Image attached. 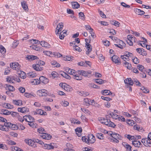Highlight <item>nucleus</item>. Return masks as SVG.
Masks as SVG:
<instances>
[{
  "label": "nucleus",
  "mask_w": 151,
  "mask_h": 151,
  "mask_svg": "<svg viewBox=\"0 0 151 151\" xmlns=\"http://www.w3.org/2000/svg\"><path fill=\"white\" fill-rule=\"evenodd\" d=\"M134 11L136 14L140 15H142L145 13L144 11L137 8L134 9Z\"/></svg>",
  "instance_id": "obj_17"
},
{
  "label": "nucleus",
  "mask_w": 151,
  "mask_h": 151,
  "mask_svg": "<svg viewBox=\"0 0 151 151\" xmlns=\"http://www.w3.org/2000/svg\"><path fill=\"white\" fill-rule=\"evenodd\" d=\"M37 111L38 114L41 115H46L47 113L46 112L41 109H38L36 110Z\"/></svg>",
  "instance_id": "obj_28"
},
{
  "label": "nucleus",
  "mask_w": 151,
  "mask_h": 151,
  "mask_svg": "<svg viewBox=\"0 0 151 151\" xmlns=\"http://www.w3.org/2000/svg\"><path fill=\"white\" fill-rule=\"evenodd\" d=\"M12 103L14 105L19 106H21L22 104V101L20 100H13Z\"/></svg>",
  "instance_id": "obj_19"
},
{
  "label": "nucleus",
  "mask_w": 151,
  "mask_h": 151,
  "mask_svg": "<svg viewBox=\"0 0 151 151\" xmlns=\"http://www.w3.org/2000/svg\"><path fill=\"white\" fill-rule=\"evenodd\" d=\"M39 80L40 81L45 84L49 82V79L44 76L40 77Z\"/></svg>",
  "instance_id": "obj_14"
},
{
  "label": "nucleus",
  "mask_w": 151,
  "mask_h": 151,
  "mask_svg": "<svg viewBox=\"0 0 151 151\" xmlns=\"http://www.w3.org/2000/svg\"><path fill=\"white\" fill-rule=\"evenodd\" d=\"M18 111L19 112H20L22 113H24L29 111V109L26 107L22 108L19 107L18 108Z\"/></svg>",
  "instance_id": "obj_12"
},
{
  "label": "nucleus",
  "mask_w": 151,
  "mask_h": 151,
  "mask_svg": "<svg viewBox=\"0 0 151 151\" xmlns=\"http://www.w3.org/2000/svg\"><path fill=\"white\" fill-rule=\"evenodd\" d=\"M79 16L80 18L82 19H85V17L83 12H81L79 13Z\"/></svg>",
  "instance_id": "obj_48"
},
{
  "label": "nucleus",
  "mask_w": 151,
  "mask_h": 151,
  "mask_svg": "<svg viewBox=\"0 0 151 151\" xmlns=\"http://www.w3.org/2000/svg\"><path fill=\"white\" fill-rule=\"evenodd\" d=\"M117 42L119 43V45H120L119 48L121 49H123V47H125L126 46V44L123 41L120 40H118Z\"/></svg>",
  "instance_id": "obj_15"
},
{
  "label": "nucleus",
  "mask_w": 151,
  "mask_h": 151,
  "mask_svg": "<svg viewBox=\"0 0 151 151\" xmlns=\"http://www.w3.org/2000/svg\"><path fill=\"white\" fill-rule=\"evenodd\" d=\"M150 139H146V142H143V143H144V145L146 146V147H151V142L150 141Z\"/></svg>",
  "instance_id": "obj_29"
},
{
  "label": "nucleus",
  "mask_w": 151,
  "mask_h": 151,
  "mask_svg": "<svg viewBox=\"0 0 151 151\" xmlns=\"http://www.w3.org/2000/svg\"><path fill=\"white\" fill-rule=\"evenodd\" d=\"M133 62L135 64H137L139 62V60L136 57L132 59Z\"/></svg>",
  "instance_id": "obj_50"
},
{
  "label": "nucleus",
  "mask_w": 151,
  "mask_h": 151,
  "mask_svg": "<svg viewBox=\"0 0 151 151\" xmlns=\"http://www.w3.org/2000/svg\"><path fill=\"white\" fill-rule=\"evenodd\" d=\"M3 112H4L3 113V114L4 115H7L11 114V112L8 111L7 109H4Z\"/></svg>",
  "instance_id": "obj_52"
},
{
  "label": "nucleus",
  "mask_w": 151,
  "mask_h": 151,
  "mask_svg": "<svg viewBox=\"0 0 151 151\" xmlns=\"http://www.w3.org/2000/svg\"><path fill=\"white\" fill-rule=\"evenodd\" d=\"M47 91L45 89L39 90L37 91V94L41 96H46L47 95Z\"/></svg>",
  "instance_id": "obj_5"
},
{
  "label": "nucleus",
  "mask_w": 151,
  "mask_h": 151,
  "mask_svg": "<svg viewBox=\"0 0 151 151\" xmlns=\"http://www.w3.org/2000/svg\"><path fill=\"white\" fill-rule=\"evenodd\" d=\"M6 86L5 88L6 90H8V91H10L12 92L15 89L13 86L8 84H6Z\"/></svg>",
  "instance_id": "obj_22"
},
{
  "label": "nucleus",
  "mask_w": 151,
  "mask_h": 151,
  "mask_svg": "<svg viewBox=\"0 0 151 151\" xmlns=\"http://www.w3.org/2000/svg\"><path fill=\"white\" fill-rule=\"evenodd\" d=\"M96 83L99 84H102L104 83V81L102 79L100 78L96 79H95Z\"/></svg>",
  "instance_id": "obj_42"
},
{
  "label": "nucleus",
  "mask_w": 151,
  "mask_h": 151,
  "mask_svg": "<svg viewBox=\"0 0 151 151\" xmlns=\"http://www.w3.org/2000/svg\"><path fill=\"white\" fill-rule=\"evenodd\" d=\"M10 70L11 69H10L9 67H8L7 68H6L5 70V72L4 73V74H8L10 72Z\"/></svg>",
  "instance_id": "obj_61"
},
{
  "label": "nucleus",
  "mask_w": 151,
  "mask_h": 151,
  "mask_svg": "<svg viewBox=\"0 0 151 151\" xmlns=\"http://www.w3.org/2000/svg\"><path fill=\"white\" fill-rule=\"evenodd\" d=\"M5 126L4 125H0V129L3 131H8L9 129L8 128L4 127Z\"/></svg>",
  "instance_id": "obj_49"
},
{
  "label": "nucleus",
  "mask_w": 151,
  "mask_h": 151,
  "mask_svg": "<svg viewBox=\"0 0 151 151\" xmlns=\"http://www.w3.org/2000/svg\"><path fill=\"white\" fill-rule=\"evenodd\" d=\"M76 132V134L78 137H80L81 135V132L82 131V128L81 127H78L75 129Z\"/></svg>",
  "instance_id": "obj_16"
},
{
  "label": "nucleus",
  "mask_w": 151,
  "mask_h": 151,
  "mask_svg": "<svg viewBox=\"0 0 151 151\" xmlns=\"http://www.w3.org/2000/svg\"><path fill=\"white\" fill-rule=\"evenodd\" d=\"M32 48L35 50L39 51L42 50V49L41 47L36 45L32 46Z\"/></svg>",
  "instance_id": "obj_34"
},
{
  "label": "nucleus",
  "mask_w": 151,
  "mask_h": 151,
  "mask_svg": "<svg viewBox=\"0 0 151 151\" xmlns=\"http://www.w3.org/2000/svg\"><path fill=\"white\" fill-rule=\"evenodd\" d=\"M51 75L52 77L53 78H58V74L57 72L55 71H53L51 73Z\"/></svg>",
  "instance_id": "obj_45"
},
{
  "label": "nucleus",
  "mask_w": 151,
  "mask_h": 151,
  "mask_svg": "<svg viewBox=\"0 0 151 151\" xmlns=\"http://www.w3.org/2000/svg\"><path fill=\"white\" fill-rule=\"evenodd\" d=\"M28 125L31 127H32L34 128H36L37 124L33 122H29L28 123Z\"/></svg>",
  "instance_id": "obj_33"
},
{
  "label": "nucleus",
  "mask_w": 151,
  "mask_h": 151,
  "mask_svg": "<svg viewBox=\"0 0 151 151\" xmlns=\"http://www.w3.org/2000/svg\"><path fill=\"white\" fill-rule=\"evenodd\" d=\"M12 124V123H11L9 122H7V121H6L4 123V125L5 126V127H6V128H8L9 129L10 128Z\"/></svg>",
  "instance_id": "obj_39"
},
{
  "label": "nucleus",
  "mask_w": 151,
  "mask_h": 151,
  "mask_svg": "<svg viewBox=\"0 0 151 151\" xmlns=\"http://www.w3.org/2000/svg\"><path fill=\"white\" fill-rule=\"evenodd\" d=\"M43 147L45 149L52 150L54 148V147L52 145V143L50 144H45L42 145Z\"/></svg>",
  "instance_id": "obj_10"
},
{
  "label": "nucleus",
  "mask_w": 151,
  "mask_h": 151,
  "mask_svg": "<svg viewBox=\"0 0 151 151\" xmlns=\"http://www.w3.org/2000/svg\"><path fill=\"white\" fill-rule=\"evenodd\" d=\"M61 75L64 78H65L66 79L70 80L71 78V77L68 74L65 72H63V73L61 74Z\"/></svg>",
  "instance_id": "obj_31"
},
{
  "label": "nucleus",
  "mask_w": 151,
  "mask_h": 151,
  "mask_svg": "<svg viewBox=\"0 0 151 151\" xmlns=\"http://www.w3.org/2000/svg\"><path fill=\"white\" fill-rule=\"evenodd\" d=\"M18 128L19 127L17 125L12 124L10 129L13 130H15L18 129Z\"/></svg>",
  "instance_id": "obj_43"
},
{
  "label": "nucleus",
  "mask_w": 151,
  "mask_h": 151,
  "mask_svg": "<svg viewBox=\"0 0 151 151\" xmlns=\"http://www.w3.org/2000/svg\"><path fill=\"white\" fill-rule=\"evenodd\" d=\"M134 82L136 83V85L137 86H141V83L138 81V80L136 79H134Z\"/></svg>",
  "instance_id": "obj_64"
},
{
  "label": "nucleus",
  "mask_w": 151,
  "mask_h": 151,
  "mask_svg": "<svg viewBox=\"0 0 151 151\" xmlns=\"http://www.w3.org/2000/svg\"><path fill=\"white\" fill-rule=\"evenodd\" d=\"M53 55L54 56L58 58H60L61 57L62 55L60 53L58 52H53Z\"/></svg>",
  "instance_id": "obj_55"
},
{
  "label": "nucleus",
  "mask_w": 151,
  "mask_h": 151,
  "mask_svg": "<svg viewBox=\"0 0 151 151\" xmlns=\"http://www.w3.org/2000/svg\"><path fill=\"white\" fill-rule=\"evenodd\" d=\"M101 93L104 95H111L112 93L109 90H105L101 91Z\"/></svg>",
  "instance_id": "obj_27"
},
{
  "label": "nucleus",
  "mask_w": 151,
  "mask_h": 151,
  "mask_svg": "<svg viewBox=\"0 0 151 151\" xmlns=\"http://www.w3.org/2000/svg\"><path fill=\"white\" fill-rule=\"evenodd\" d=\"M77 72L80 75L88 77H90L91 76L92 73L91 71L90 70L87 71L83 70H78L77 71Z\"/></svg>",
  "instance_id": "obj_2"
},
{
  "label": "nucleus",
  "mask_w": 151,
  "mask_h": 151,
  "mask_svg": "<svg viewBox=\"0 0 151 151\" xmlns=\"http://www.w3.org/2000/svg\"><path fill=\"white\" fill-rule=\"evenodd\" d=\"M124 55L128 57H133V55L132 53L129 52L128 51H126L124 53Z\"/></svg>",
  "instance_id": "obj_46"
},
{
  "label": "nucleus",
  "mask_w": 151,
  "mask_h": 151,
  "mask_svg": "<svg viewBox=\"0 0 151 151\" xmlns=\"http://www.w3.org/2000/svg\"><path fill=\"white\" fill-rule=\"evenodd\" d=\"M81 96H86L89 95V93L86 91H81L77 92Z\"/></svg>",
  "instance_id": "obj_18"
},
{
  "label": "nucleus",
  "mask_w": 151,
  "mask_h": 151,
  "mask_svg": "<svg viewBox=\"0 0 151 151\" xmlns=\"http://www.w3.org/2000/svg\"><path fill=\"white\" fill-rule=\"evenodd\" d=\"M137 68L140 71H141L143 73L145 71L144 69V67L142 65H138L137 66Z\"/></svg>",
  "instance_id": "obj_37"
},
{
  "label": "nucleus",
  "mask_w": 151,
  "mask_h": 151,
  "mask_svg": "<svg viewBox=\"0 0 151 151\" xmlns=\"http://www.w3.org/2000/svg\"><path fill=\"white\" fill-rule=\"evenodd\" d=\"M33 67L34 69L37 71H41L43 69V67L37 64L35 65H33Z\"/></svg>",
  "instance_id": "obj_11"
},
{
  "label": "nucleus",
  "mask_w": 151,
  "mask_h": 151,
  "mask_svg": "<svg viewBox=\"0 0 151 151\" xmlns=\"http://www.w3.org/2000/svg\"><path fill=\"white\" fill-rule=\"evenodd\" d=\"M132 144L135 147H139L142 146V144L138 140H134L132 141Z\"/></svg>",
  "instance_id": "obj_7"
},
{
  "label": "nucleus",
  "mask_w": 151,
  "mask_h": 151,
  "mask_svg": "<svg viewBox=\"0 0 151 151\" xmlns=\"http://www.w3.org/2000/svg\"><path fill=\"white\" fill-rule=\"evenodd\" d=\"M77 73H78L77 72V71L76 72V73L73 75V78L77 80H82L83 79L82 77L80 76V75L78 76Z\"/></svg>",
  "instance_id": "obj_23"
},
{
  "label": "nucleus",
  "mask_w": 151,
  "mask_h": 151,
  "mask_svg": "<svg viewBox=\"0 0 151 151\" xmlns=\"http://www.w3.org/2000/svg\"><path fill=\"white\" fill-rule=\"evenodd\" d=\"M43 53L44 54L47 56H50L51 57H52V52L50 51H43Z\"/></svg>",
  "instance_id": "obj_44"
},
{
  "label": "nucleus",
  "mask_w": 151,
  "mask_h": 151,
  "mask_svg": "<svg viewBox=\"0 0 151 151\" xmlns=\"http://www.w3.org/2000/svg\"><path fill=\"white\" fill-rule=\"evenodd\" d=\"M132 36L133 35H129L127 37V42L130 46H132L133 45V42H131L130 40L132 38Z\"/></svg>",
  "instance_id": "obj_21"
},
{
  "label": "nucleus",
  "mask_w": 151,
  "mask_h": 151,
  "mask_svg": "<svg viewBox=\"0 0 151 151\" xmlns=\"http://www.w3.org/2000/svg\"><path fill=\"white\" fill-rule=\"evenodd\" d=\"M124 82L126 84V85L132 86L134 84L133 81L130 78H126L124 80Z\"/></svg>",
  "instance_id": "obj_9"
},
{
  "label": "nucleus",
  "mask_w": 151,
  "mask_h": 151,
  "mask_svg": "<svg viewBox=\"0 0 151 151\" xmlns=\"http://www.w3.org/2000/svg\"><path fill=\"white\" fill-rule=\"evenodd\" d=\"M99 121L101 123L104 124L108 127L115 128L116 126L115 124L111 122L110 120H107L103 117H101Z\"/></svg>",
  "instance_id": "obj_1"
},
{
  "label": "nucleus",
  "mask_w": 151,
  "mask_h": 151,
  "mask_svg": "<svg viewBox=\"0 0 151 151\" xmlns=\"http://www.w3.org/2000/svg\"><path fill=\"white\" fill-rule=\"evenodd\" d=\"M20 73H19V77L23 79H25L26 77V75L25 72L23 71H20Z\"/></svg>",
  "instance_id": "obj_32"
},
{
  "label": "nucleus",
  "mask_w": 151,
  "mask_h": 151,
  "mask_svg": "<svg viewBox=\"0 0 151 151\" xmlns=\"http://www.w3.org/2000/svg\"><path fill=\"white\" fill-rule=\"evenodd\" d=\"M6 104L5 107L7 109H12L13 108V106L11 105L9 103H5L4 105Z\"/></svg>",
  "instance_id": "obj_47"
},
{
  "label": "nucleus",
  "mask_w": 151,
  "mask_h": 151,
  "mask_svg": "<svg viewBox=\"0 0 151 151\" xmlns=\"http://www.w3.org/2000/svg\"><path fill=\"white\" fill-rule=\"evenodd\" d=\"M21 4L22 8L25 11L28 10V6L25 2H22Z\"/></svg>",
  "instance_id": "obj_41"
},
{
  "label": "nucleus",
  "mask_w": 151,
  "mask_h": 151,
  "mask_svg": "<svg viewBox=\"0 0 151 151\" xmlns=\"http://www.w3.org/2000/svg\"><path fill=\"white\" fill-rule=\"evenodd\" d=\"M12 80L13 81V83H15V82L19 83L21 81L20 78L17 76H12Z\"/></svg>",
  "instance_id": "obj_20"
},
{
  "label": "nucleus",
  "mask_w": 151,
  "mask_h": 151,
  "mask_svg": "<svg viewBox=\"0 0 151 151\" xmlns=\"http://www.w3.org/2000/svg\"><path fill=\"white\" fill-rule=\"evenodd\" d=\"M112 116H111V117L115 119H118V118H119V116L116 114L115 113H114V112H112Z\"/></svg>",
  "instance_id": "obj_54"
},
{
  "label": "nucleus",
  "mask_w": 151,
  "mask_h": 151,
  "mask_svg": "<svg viewBox=\"0 0 151 151\" xmlns=\"http://www.w3.org/2000/svg\"><path fill=\"white\" fill-rule=\"evenodd\" d=\"M71 4L73 9H78L80 7L79 4L77 2H72Z\"/></svg>",
  "instance_id": "obj_24"
},
{
  "label": "nucleus",
  "mask_w": 151,
  "mask_h": 151,
  "mask_svg": "<svg viewBox=\"0 0 151 151\" xmlns=\"http://www.w3.org/2000/svg\"><path fill=\"white\" fill-rule=\"evenodd\" d=\"M40 136L43 139L47 140L51 139L52 137L51 135L46 133H43Z\"/></svg>",
  "instance_id": "obj_8"
},
{
  "label": "nucleus",
  "mask_w": 151,
  "mask_h": 151,
  "mask_svg": "<svg viewBox=\"0 0 151 151\" xmlns=\"http://www.w3.org/2000/svg\"><path fill=\"white\" fill-rule=\"evenodd\" d=\"M75 70L72 69H70V70H69V71L68 73L70 75H72L73 76L76 73Z\"/></svg>",
  "instance_id": "obj_62"
},
{
  "label": "nucleus",
  "mask_w": 151,
  "mask_h": 151,
  "mask_svg": "<svg viewBox=\"0 0 151 151\" xmlns=\"http://www.w3.org/2000/svg\"><path fill=\"white\" fill-rule=\"evenodd\" d=\"M96 136L98 139H103L104 138V135L101 133H97L96 134Z\"/></svg>",
  "instance_id": "obj_36"
},
{
  "label": "nucleus",
  "mask_w": 151,
  "mask_h": 151,
  "mask_svg": "<svg viewBox=\"0 0 151 151\" xmlns=\"http://www.w3.org/2000/svg\"><path fill=\"white\" fill-rule=\"evenodd\" d=\"M18 90L19 92L22 93H23L25 92V89L24 88L21 87L18 88Z\"/></svg>",
  "instance_id": "obj_58"
},
{
  "label": "nucleus",
  "mask_w": 151,
  "mask_h": 151,
  "mask_svg": "<svg viewBox=\"0 0 151 151\" xmlns=\"http://www.w3.org/2000/svg\"><path fill=\"white\" fill-rule=\"evenodd\" d=\"M24 96L27 98H31L32 96L35 97V96L32 94L27 92H25L24 94Z\"/></svg>",
  "instance_id": "obj_38"
},
{
  "label": "nucleus",
  "mask_w": 151,
  "mask_h": 151,
  "mask_svg": "<svg viewBox=\"0 0 151 151\" xmlns=\"http://www.w3.org/2000/svg\"><path fill=\"white\" fill-rule=\"evenodd\" d=\"M124 64L125 65H128V66L127 67V68H128V69L130 70L131 69H132V65L131 64L127 62H124Z\"/></svg>",
  "instance_id": "obj_51"
},
{
  "label": "nucleus",
  "mask_w": 151,
  "mask_h": 151,
  "mask_svg": "<svg viewBox=\"0 0 151 151\" xmlns=\"http://www.w3.org/2000/svg\"><path fill=\"white\" fill-rule=\"evenodd\" d=\"M63 27H59L58 28H56L55 30V33L56 35H57L59 33V32L63 29Z\"/></svg>",
  "instance_id": "obj_59"
},
{
  "label": "nucleus",
  "mask_w": 151,
  "mask_h": 151,
  "mask_svg": "<svg viewBox=\"0 0 151 151\" xmlns=\"http://www.w3.org/2000/svg\"><path fill=\"white\" fill-rule=\"evenodd\" d=\"M0 52L2 54L5 53L6 52L5 48L2 45H0Z\"/></svg>",
  "instance_id": "obj_40"
},
{
  "label": "nucleus",
  "mask_w": 151,
  "mask_h": 151,
  "mask_svg": "<svg viewBox=\"0 0 151 151\" xmlns=\"http://www.w3.org/2000/svg\"><path fill=\"white\" fill-rule=\"evenodd\" d=\"M6 81L9 83H13L12 76H7L6 78Z\"/></svg>",
  "instance_id": "obj_60"
},
{
  "label": "nucleus",
  "mask_w": 151,
  "mask_h": 151,
  "mask_svg": "<svg viewBox=\"0 0 151 151\" xmlns=\"http://www.w3.org/2000/svg\"><path fill=\"white\" fill-rule=\"evenodd\" d=\"M125 137H127V138L129 140H134L135 139V137L134 136H131L129 134H125Z\"/></svg>",
  "instance_id": "obj_35"
},
{
  "label": "nucleus",
  "mask_w": 151,
  "mask_h": 151,
  "mask_svg": "<svg viewBox=\"0 0 151 151\" xmlns=\"http://www.w3.org/2000/svg\"><path fill=\"white\" fill-rule=\"evenodd\" d=\"M73 48L74 49H75V50L77 51L78 52H80L82 50L81 49L80 50V48L78 46L76 45L73 46Z\"/></svg>",
  "instance_id": "obj_63"
},
{
  "label": "nucleus",
  "mask_w": 151,
  "mask_h": 151,
  "mask_svg": "<svg viewBox=\"0 0 151 151\" xmlns=\"http://www.w3.org/2000/svg\"><path fill=\"white\" fill-rule=\"evenodd\" d=\"M10 67L14 70H19L21 66L18 63L14 62L10 64Z\"/></svg>",
  "instance_id": "obj_4"
},
{
  "label": "nucleus",
  "mask_w": 151,
  "mask_h": 151,
  "mask_svg": "<svg viewBox=\"0 0 151 151\" xmlns=\"http://www.w3.org/2000/svg\"><path fill=\"white\" fill-rule=\"evenodd\" d=\"M25 116L27 117L28 120H29V122H33L34 120V118L30 115H25Z\"/></svg>",
  "instance_id": "obj_56"
},
{
  "label": "nucleus",
  "mask_w": 151,
  "mask_h": 151,
  "mask_svg": "<svg viewBox=\"0 0 151 151\" xmlns=\"http://www.w3.org/2000/svg\"><path fill=\"white\" fill-rule=\"evenodd\" d=\"M73 57L72 56H66L64 58V60L65 61H70Z\"/></svg>",
  "instance_id": "obj_57"
},
{
  "label": "nucleus",
  "mask_w": 151,
  "mask_h": 151,
  "mask_svg": "<svg viewBox=\"0 0 151 151\" xmlns=\"http://www.w3.org/2000/svg\"><path fill=\"white\" fill-rule=\"evenodd\" d=\"M111 60L113 62L115 63H117L118 65H119L121 62L120 61L119 58L116 55H114L111 57Z\"/></svg>",
  "instance_id": "obj_6"
},
{
  "label": "nucleus",
  "mask_w": 151,
  "mask_h": 151,
  "mask_svg": "<svg viewBox=\"0 0 151 151\" xmlns=\"http://www.w3.org/2000/svg\"><path fill=\"white\" fill-rule=\"evenodd\" d=\"M38 58L37 56L33 55H28L26 57V59L27 60L29 61L33 60L35 59H38Z\"/></svg>",
  "instance_id": "obj_13"
},
{
  "label": "nucleus",
  "mask_w": 151,
  "mask_h": 151,
  "mask_svg": "<svg viewBox=\"0 0 151 151\" xmlns=\"http://www.w3.org/2000/svg\"><path fill=\"white\" fill-rule=\"evenodd\" d=\"M88 139H87V142L88 144L90 143L93 144L95 141V138L94 136L92 134H89L88 136Z\"/></svg>",
  "instance_id": "obj_3"
},
{
  "label": "nucleus",
  "mask_w": 151,
  "mask_h": 151,
  "mask_svg": "<svg viewBox=\"0 0 151 151\" xmlns=\"http://www.w3.org/2000/svg\"><path fill=\"white\" fill-rule=\"evenodd\" d=\"M40 44L41 46L43 47H50V45L48 43L45 42V41H42L41 42Z\"/></svg>",
  "instance_id": "obj_26"
},
{
  "label": "nucleus",
  "mask_w": 151,
  "mask_h": 151,
  "mask_svg": "<svg viewBox=\"0 0 151 151\" xmlns=\"http://www.w3.org/2000/svg\"><path fill=\"white\" fill-rule=\"evenodd\" d=\"M37 63L38 65L40 66L41 65H43L45 64V63L44 61L40 60H37Z\"/></svg>",
  "instance_id": "obj_53"
},
{
  "label": "nucleus",
  "mask_w": 151,
  "mask_h": 151,
  "mask_svg": "<svg viewBox=\"0 0 151 151\" xmlns=\"http://www.w3.org/2000/svg\"><path fill=\"white\" fill-rule=\"evenodd\" d=\"M112 137L114 139H119L120 140H121L122 138V137L119 134L115 133H114L113 134Z\"/></svg>",
  "instance_id": "obj_25"
},
{
  "label": "nucleus",
  "mask_w": 151,
  "mask_h": 151,
  "mask_svg": "<svg viewBox=\"0 0 151 151\" xmlns=\"http://www.w3.org/2000/svg\"><path fill=\"white\" fill-rule=\"evenodd\" d=\"M35 140L36 139H30V142L29 145L31 146L32 147H37L35 143H36V142H35Z\"/></svg>",
  "instance_id": "obj_30"
}]
</instances>
